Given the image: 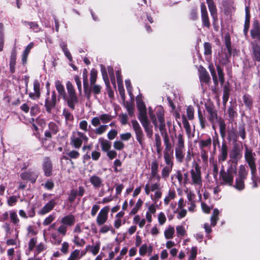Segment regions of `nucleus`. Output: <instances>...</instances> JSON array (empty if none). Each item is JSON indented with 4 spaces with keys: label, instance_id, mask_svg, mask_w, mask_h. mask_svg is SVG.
<instances>
[{
    "label": "nucleus",
    "instance_id": "16",
    "mask_svg": "<svg viewBox=\"0 0 260 260\" xmlns=\"http://www.w3.org/2000/svg\"><path fill=\"white\" fill-rule=\"evenodd\" d=\"M89 182L94 189H98L104 186L103 180L97 175L93 174L89 177Z\"/></svg>",
    "mask_w": 260,
    "mask_h": 260
},
{
    "label": "nucleus",
    "instance_id": "53",
    "mask_svg": "<svg viewBox=\"0 0 260 260\" xmlns=\"http://www.w3.org/2000/svg\"><path fill=\"white\" fill-rule=\"evenodd\" d=\"M101 122L103 123H107L112 120V116L108 114H103L99 115Z\"/></svg>",
    "mask_w": 260,
    "mask_h": 260
},
{
    "label": "nucleus",
    "instance_id": "13",
    "mask_svg": "<svg viewBox=\"0 0 260 260\" xmlns=\"http://www.w3.org/2000/svg\"><path fill=\"white\" fill-rule=\"evenodd\" d=\"M250 35L254 40L253 42H260V24L257 20H255L253 22Z\"/></svg>",
    "mask_w": 260,
    "mask_h": 260
},
{
    "label": "nucleus",
    "instance_id": "9",
    "mask_svg": "<svg viewBox=\"0 0 260 260\" xmlns=\"http://www.w3.org/2000/svg\"><path fill=\"white\" fill-rule=\"evenodd\" d=\"M132 125L136 134V140L138 142L141 147L142 148H144V134L139 123L137 120H132Z\"/></svg>",
    "mask_w": 260,
    "mask_h": 260
},
{
    "label": "nucleus",
    "instance_id": "26",
    "mask_svg": "<svg viewBox=\"0 0 260 260\" xmlns=\"http://www.w3.org/2000/svg\"><path fill=\"white\" fill-rule=\"evenodd\" d=\"M185 148H175V155L176 161L182 163L185 157Z\"/></svg>",
    "mask_w": 260,
    "mask_h": 260
},
{
    "label": "nucleus",
    "instance_id": "40",
    "mask_svg": "<svg viewBox=\"0 0 260 260\" xmlns=\"http://www.w3.org/2000/svg\"><path fill=\"white\" fill-rule=\"evenodd\" d=\"M219 213V210L215 208L214 209L212 216L210 217L211 226H214L217 223L219 218L218 215Z\"/></svg>",
    "mask_w": 260,
    "mask_h": 260
},
{
    "label": "nucleus",
    "instance_id": "58",
    "mask_svg": "<svg viewBox=\"0 0 260 260\" xmlns=\"http://www.w3.org/2000/svg\"><path fill=\"white\" fill-rule=\"evenodd\" d=\"M187 116L189 120H191L194 118V110L192 106H189L186 109Z\"/></svg>",
    "mask_w": 260,
    "mask_h": 260
},
{
    "label": "nucleus",
    "instance_id": "33",
    "mask_svg": "<svg viewBox=\"0 0 260 260\" xmlns=\"http://www.w3.org/2000/svg\"><path fill=\"white\" fill-rule=\"evenodd\" d=\"M141 124L144 128L147 136L149 138H151L153 135V130L152 126L150 125V122H149V121L145 122H143Z\"/></svg>",
    "mask_w": 260,
    "mask_h": 260
},
{
    "label": "nucleus",
    "instance_id": "47",
    "mask_svg": "<svg viewBox=\"0 0 260 260\" xmlns=\"http://www.w3.org/2000/svg\"><path fill=\"white\" fill-rule=\"evenodd\" d=\"M176 196V192L173 190H170L168 195L164 199V203L165 205H168L171 200L174 199Z\"/></svg>",
    "mask_w": 260,
    "mask_h": 260
},
{
    "label": "nucleus",
    "instance_id": "14",
    "mask_svg": "<svg viewBox=\"0 0 260 260\" xmlns=\"http://www.w3.org/2000/svg\"><path fill=\"white\" fill-rule=\"evenodd\" d=\"M109 207L106 206L103 208L99 213L96 217V223L98 225H103L108 219Z\"/></svg>",
    "mask_w": 260,
    "mask_h": 260
},
{
    "label": "nucleus",
    "instance_id": "10",
    "mask_svg": "<svg viewBox=\"0 0 260 260\" xmlns=\"http://www.w3.org/2000/svg\"><path fill=\"white\" fill-rule=\"evenodd\" d=\"M155 116L157 122V127L160 132L165 129L166 123L164 118V110L162 107L157 106L155 109Z\"/></svg>",
    "mask_w": 260,
    "mask_h": 260
},
{
    "label": "nucleus",
    "instance_id": "49",
    "mask_svg": "<svg viewBox=\"0 0 260 260\" xmlns=\"http://www.w3.org/2000/svg\"><path fill=\"white\" fill-rule=\"evenodd\" d=\"M55 215L54 213L50 214L44 220L42 224L44 226H49L52 224L51 223L55 220Z\"/></svg>",
    "mask_w": 260,
    "mask_h": 260
},
{
    "label": "nucleus",
    "instance_id": "20",
    "mask_svg": "<svg viewBox=\"0 0 260 260\" xmlns=\"http://www.w3.org/2000/svg\"><path fill=\"white\" fill-rule=\"evenodd\" d=\"M86 253V251L84 250L75 249L70 253L67 260H79Z\"/></svg>",
    "mask_w": 260,
    "mask_h": 260
},
{
    "label": "nucleus",
    "instance_id": "32",
    "mask_svg": "<svg viewBox=\"0 0 260 260\" xmlns=\"http://www.w3.org/2000/svg\"><path fill=\"white\" fill-rule=\"evenodd\" d=\"M22 22L24 25H28L29 27V28L32 30L34 32H38L40 31L41 30L39 24L36 22L23 21Z\"/></svg>",
    "mask_w": 260,
    "mask_h": 260
},
{
    "label": "nucleus",
    "instance_id": "44",
    "mask_svg": "<svg viewBox=\"0 0 260 260\" xmlns=\"http://www.w3.org/2000/svg\"><path fill=\"white\" fill-rule=\"evenodd\" d=\"M89 248H90V251L94 255H96L98 253L100 248V243H96L95 245L92 246H90V245H87L85 250L87 251V250H88Z\"/></svg>",
    "mask_w": 260,
    "mask_h": 260
},
{
    "label": "nucleus",
    "instance_id": "52",
    "mask_svg": "<svg viewBox=\"0 0 260 260\" xmlns=\"http://www.w3.org/2000/svg\"><path fill=\"white\" fill-rule=\"evenodd\" d=\"M108 128V125H100L98 127L95 128V133H96L98 135H101L106 132Z\"/></svg>",
    "mask_w": 260,
    "mask_h": 260
},
{
    "label": "nucleus",
    "instance_id": "1",
    "mask_svg": "<svg viewBox=\"0 0 260 260\" xmlns=\"http://www.w3.org/2000/svg\"><path fill=\"white\" fill-rule=\"evenodd\" d=\"M60 224L56 228V223H53L43 230V236L45 241L47 239L54 245H59L62 237L66 236L68 228L74 225L76 222L75 216L69 214L62 217L59 220Z\"/></svg>",
    "mask_w": 260,
    "mask_h": 260
},
{
    "label": "nucleus",
    "instance_id": "55",
    "mask_svg": "<svg viewBox=\"0 0 260 260\" xmlns=\"http://www.w3.org/2000/svg\"><path fill=\"white\" fill-rule=\"evenodd\" d=\"M209 70L211 73V74L212 76L213 80L215 84H217L218 83V79L216 76V74L215 71L214 70V68L213 64H210L208 67Z\"/></svg>",
    "mask_w": 260,
    "mask_h": 260
},
{
    "label": "nucleus",
    "instance_id": "17",
    "mask_svg": "<svg viewBox=\"0 0 260 260\" xmlns=\"http://www.w3.org/2000/svg\"><path fill=\"white\" fill-rule=\"evenodd\" d=\"M250 45L251 47L252 56L254 60L260 61V46L257 42H251Z\"/></svg>",
    "mask_w": 260,
    "mask_h": 260
},
{
    "label": "nucleus",
    "instance_id": "62",
    "mask_svg": "<svg viewBox=\"0 0 260 260\" xmlns=\"http://www.w3.org/2000/svg\"><path fill=\"white\" fill-rule=\"evenodd\" d=\"M204 54L205 55H210L212 53V47L210 43L205 42L204 44Z\"/></svg>",
    "mask_w": 260,
    "mask_h": 260
},
{
    "label": "nucleus",
    "instance_id": "50",
    "mask_svg": "<svg viewBox=\"0 0 260 260\" xmlns=\"http://www.w3.org/2000/svg\"><path fill=\"white\" fill-rule=\"evenodd\" d=\"M101 89L102 86L100 85L96 84L90 85V91L92 92L95 96L101 92Z\"/></svg>",
    "mask_w": 260,
    "mask_h": 260
},
{
    "label": "nucleus",
    "instance_id": "51",
    "mask_svg": "<svg viewBox=\"0 0 260 260\" xmlns=\"http://www.w3.org/2000/svg\"><path fill=\"white\" fill-rule=\"evenodd\" d=\"M148 114L150 117V119L154 124V126L155 128H157V122L156 120V117L155 114H153V110L152 108L149 107L148 109Z\"/></svg>",
    "mask_w": 260,
    "mask_h": 260
},
{
    "label": "nucleus",
    "instance_id": "28",
    "mask_svg": "<svg viewBox=\"0 0 260 260\" xmlns=\"http://www.w3.org/2000/svg\"><path fill=\"white\" fill-rule=\"evenodd\" d=\"M211 16L214 20L217 19V9L213 0H206Z\"/></svg>",
    "mask_w": 260,
    "mask_h": 260
},
{
    "label": "nucleus",
    "instance_id": "12",
    "mask_svg": "<svg viewBox=\"0 0 260 260\" xmlns=\"http://www.w3.org/2000/svg\"><path fill=\"white\" fill-rule=\"evenodd\" d=\"M20 177L23 180L29 181L34 183L38 178V173L36 171L28 170L21 173L20 174Z\"/></svg>",
    "mask_w": 260,
    "mask_h": 260
},
{
    "label": "nucleus",
    "instance_id": "46",
    "mask_svg": "<svg viewBox=\"0 0 260 260\" xmlns=\"http://www.w3.org/2000/svg\"><path fill=\"white\" fill-rule=\"evenodd\" d=\"M19 198L20 196L19 195L10 196L7 199V204L11 207L15 206L18 202Z\"/></svg>",
    "mask_w": 260,
    "mask_h": 260
},
{
    "label": "nucleus",
    "instance_id": "19",
    "mask_svg": "<svg viewBox=\"0 0 260 260\" xmlns=\"http://www.w3.org/2000/svg\"><path fill=\"white\" fill-rule=\"evenodd\" d=\"M34 92L29 93V97L32 100H35L39 99L40 96V84L38 80H35L33 83Z\"/></svg>",
    "mask_w": 260,
    "mask_h": 260
},
{
    "label": "nucleus",
    "instance_id": "2",
    "mask_svg": "<svg viewBox=\"0 0 260 260\" xmlns=\"http://www.w3.org/2000/svg\"><path fill=\"white\" fill-rule=\"evenodd\" d=\"M254 156L255 153L252 152V151L246 146L244 157L245 161L248 164V167L250 169L251 175V179L252 181V187L253 188L257 187V181L258 180L255 177L256 168L255 166V158Z\"/></svg>",
    "mask_w": 260,
    "mask_h": 260
},
{
    "label": "nucleus",
    "instance_id": "37",
    "mask_svg": "<svg viewBox=\"0 0 260 260\" xmlns=\"http://www.w3.org/2000/svg\"><path fill=\"white\" fill-rule=\"evenodd\" d=\"M173 169V166L166 165L161 171V177L166 180L170 175Z\"/></svg>",
    "mask_w": 260,
    "mask_h": 260
},
{
    "label": "nucleus",
    "instance_id": "15",
    "mask_svg": "<svg viewBox=\"0 0 260 260\" xmlns=\"http://www.w3.org/2000/svg\"><path fill=\"white\" fill-rule=\"evenodd\" d=\"M151 173L150 180L155 178L156 181H160L161 177L158 174V162L155 159L153 160L150 165Z\"/></svg>",
    "mask_w": 260,
    "mask_h": 260
},
{
    "label": "nucleus",
    "instance_id": "64",
    "mask_svg": "<svg viewBox=\"0 0 260 260\" xmlns=\"http://www.w3.org/2000/svg\"><path fill=\"white\" fill-rule=\"evenodd\" d=\"M77 196V191L75 189H72L70 191V193L68 197L69 201L71 203H72L75 201Z\"/></svg>",
    "mask_w": 260,
    "mask_h": 260
},
{
    "label": "nucleus",
    "instance_id": "41",
    "mask_svg": "<svg viewBox=\"0 0 260 260\" xmlns=\"http://www.w3.org/2000/svg\"><path fill=\"white\" fill-rule=\"evenodd\" d=\"M9 216L11 221L14 224H17L20 220L18 217L16 211L12 210L9 211Z\"/></svg>",
    "mask_w": 260,
    "mask_h": 260
},
{
    "label": "nucleus",
    "instance_id": "59",
    "mask_svg": "<svg viewBox=\"0 0 260 260\" xmlns=\"http://www.w3.org/2000/svg\"><path fill=\"white\" fill-rule=\"evenodd\" d=\"M96 77H97V71L95 69H93L90 71V85L95 84Z\"/></svg>",
    "mask_w": 260,
    "mask_h": 260
},
{
    "label": "nucleus",
    "instance_id": "8",
    "mask_svg": "<svg viewBox=\"0 0 260 260\" xmlns=\"http://www.w3.org/2000/svg\"><path fill=\"white\" fill-rule=\"evenodd\" d=\"M88 139L85 133L74 131L70 136V145L75 149H79L83 143H87Z\"/></svg>",
    "mask_w": 260,
    "mask_h": 260
},
{
    "label": "nucleus",
    "instance_id": "31",
    "mask_svg": "<svg viewBox=\"0 0 260 260\" xmlns=\"http://www.w3.org/2000/svg\"><path fill=\"white\" fill-rule=\"evenodd\" d=\"M99 142L101 144L102 150L104 152L108 151V150L110 149L111 143L108 140L105 139L103 138H100L99 139Z\"/></svg>",
    "mask_w": 260,
    "mask_h": 260
},
{
    "label": "nucleus",
    "instance_id": "29",
    "mask_svg": "<svg viewBox=\"0 0 260 260\" xmlns=\"http://www.w3.org/2000/svg\"><path fill=\"white\" fill-rule=\"evenodd\" d=\"M176 141L174 142L175 148H185L184 139L182 133L175 135Z\"/></svg>",
    "mask_w": 260,
    "mask_h": 260
},
{
    "label": "nucleus",
    "instance_id": "38",
    "mask_svg": "<svg viewBox=\"0 0 260 260\" xmlns=\"http://www.w3.org/2000/svg\"><path fill=\"white\" fill-rule=\"evenodd\" d=\"M212 140L209 137L206 140H202L199 142V147L201 150H204L205 148H210L211 146Z\"/></svg>",
    "mask_w": 260,
    "mask_h": 260
},
{
    "label": "nucleus",
    "instance_id": "39",
    "mask_svg": "<svg viewBox=\"0 0 260 260\" xmlns=\"http://www.w3.org/2000/svg\"><path fill=\"white\" fill-rule=\"evenodd\" d=\"M242 99L245 105L249 109H251L253 106V100L251 96L249 94H244Z\"/></svg>",
    "mask_w": 260,
    "mask_h": 260
},
{
    "label": "nucleus",
    "instance_id": "30",
    "mask_svg": "<svg viewBox=\"0 0 260 260\" xmlns=\"http://www.w3.org/2000/svg\"><path fill=\"white\" fill-rule=\"evenodd\" d=\"M164 157L165 163L167 166H171L173 167V151L164 152Z\"/></svg>",
    "mask_w": 260,
    "mask_h": 260
},
{
    "label": "nucleus",
    "instance_id": "61",
    "mask_svg": "<svg viewBox=\"0 0 260 260\" xmlns=\"http://www.w3.org/2000/svg\"><path fill=\"white\" fill-rule=\"evenodd\" d=\"M238 135L243 139L244 140L246 137V132L244 125H240L238 127Z\"/></svg>",
    "mask_w": 260,
    "mask_h": 260
},
{
    "label": "nucleus",
    "instance_id": "63",
    "mask_svg": "<svg viewBox=\"0 0 260 260\" xmlns=\"http://www.w3.org/2000/svg\"><path fill=\"white\" fill-rule=\"evenodd\" d=\"M69 244L68 242H63L61 244V246L60 249V251L63 254H67L69 252Z\"/></svg>",
    "mask_w": 260,
    "mask_h": 260
},
{
    "label": "nucleus",
    "instance_id": "45",
    "mask_svg": "<svg viewBox=\"0 0 260 260\" xmlns=\"http://www.w3.org/2000/svg\"><path fill=\"white\" fill-rule=\"evenodd\" d=\"M138 119L141 123L149 121L147 116V110H140L139 111Z\"/></svg>",
    "mask_w": 260,
    "mask_h": 260
},
{
    "label": "nucleus",
    "instance_id": "25",
    "mask_svg": "<svg viewBox=\"0 0 260 260\" xmlns=\"http://www.w3.org/2000/svg\"><path fill=\"white\" fill-rule=\"evenodd\" d=\"M205 108L207 112L209 114V121L212 123H214L217 119V114L216 111L215 110L213 106L211 105L206 106Z\"/></svg>",
    "mask_w": 260,
    "mask_h": 260
},
{
    "label": "nucleus",
    "instance_id": "4",
    "mask_svg": "<svg viewBox=\"0 0 260 260\" xmlns=\"http://www.w3.org/2000/svg\"><path fill=\"white\" fill-rule=\"evenodd\" d=\"M191 179L189 181V183L193 185L198 192L200 200L201 199V194L200 189L202 187L203 181L201 176V167L199 165L196 163L193 166V168L190 170Z\"/></svg>",
    "mask_w": 260,
    "mask_h": 260
},
{
    "label": "nucleus",
    "instance_id": "21",
    "mask_svg": "<svg viewBox=\"0 0 260 260\" xmlns=\"http://www.w3.org/2000/svg\"><path fill=\"white\" fill-rule=\"evenodd\" d=\"M228 147L225 143H222L221 148L219 150V154L218 156V161L219 162L224 161L228 157Z\"/></svg>",
    "mask_w": 260,
    "mask_h": 260
},
{
    "label": "nucleus",
    "instance_id": "35",
    "mask_svg": "<svg viewBox=\"0 0 260 260\" xmlns=\"http://www.w3.org/2000/svg\"><path fill=\"white\" fill-rule=\"evenodd\" d=\"M56 89L58 92L59 95L62 98L65 96L66 91L63 85L59 80H56L55 82Z\"/></svg>",
    "mask_w": 260,
    "mask_h": 260
},
{
    "label": "nucleus",
    "instance_id": "5",
    "mask_svg": "<svg viewBox=\"0 0 260 260\" xmlns=\"http://www.w3.org/2000/svg\"><path fill=\"white\" fill-rule=\"evenodd\" d=\"M236 174V166L235 165H231L225 171L222 169L220 172V184L233 186L234 182V177Z\"/></svg>",
    "mask_w": 260,
    "mask_h": 260
},
{
    "label": "nucleus",
    "instance_id": "43",
    "mask_svg": "<svg viewBox=\"0 0 260 260\" xmlns=\"http://www.w3.org/2000/svg\"><path fill=\"white\" fill-rule=\"evenodd\" d=\"M56 103V102L52 101L49 98H48L46 100L45 107L46 109V111L48 113H51V110L55 107Z\"/></svg>",
    "mask_w": 260,
    "mask_h": 260
},
{
    "label": "nucleus",
    "instance_id": "42",
    "mask_svg": "<svg viewBox=\"0 0 260 260\" xmlns=\"http://www.w3.org/2000/svg\"><path fill=\"white\" fill-rule=\"evenodd\" d=\"M72 242L78 247H83L86 243L85 241L83 239H80L78 235L74 236Z\"/></svg>",
    "mask_w": 260,
    "mask_h": 260
},
{
    "label": "nucleus",
    "instance_id": "56",
    "mask_svg": "<svg viewBox=\"0 0 260 260\" xmlns=\"http://www.w3.org/2000/svg\"><path fill=\"white\" fill-rule=\"evenodd\" d=\"M79 126L81 130L85 132H87L89 129L88 128L90 127V126L88 125L87 121L85 120H81L79 122Z\"/></svg>",
    "mask_w": 260,
    "mask_h": 260
},
{
    "label": "nucleus",
    "instance_id": "22",
    "mask_svg": "<svg viewBox=\"0 0 260 260\" xmlns=\"http://www.w3.org/2000/svg\"><path fill=\"white\" fill-rule=\"evenodd\" d=\"M201 16L203 25L204 26L209 28L210 27V22L208 16V13L205 5L203 3L201 6Z\"/></svg>",
    "mask_w": 260,
    "mask_h": 260
},
{
    "label": "nucleus",
    "instance_id": "18",
    "mask_svg": "<svg viewBox=\"0 0 260 260\" xmlns=\"http://www.w3.org/2000/svg\"><path fill=\"white\" fill-rule=\"evenodd\" d=\"M43 169L46 176H50L52 174V164L49 157H46L44 158L43 163Z\"/></svg>",
    "mask_w": 260,
    "mask_h": 260
},
{
    "label": "nucleus",
    "instance_id": "3",
    "mask_svg": "<svg viewBox=\"0 0 260 260\" xmlns=\"http://www.w3.org/2000/svg\"><path fill=\"white\" fill-rule=\"evenodd\" d=\"M160 181H156L155 183L148 182L146 184L144 190L147 195H150L152 201L157 204L162 196V186Z\"/></svg>",
    "mask_w": 260,
    "mask_h": 260
},
{
    "label": "nucleus",
    "instance_id": "7",
    "mask_svg": "<svg viewBox=\"0 0 260 260\" xmlns=\"http://www.w3.org/2000/svg\"><path fill=\"white\" fill-rule=\"evenodd\" d=\"M68 94L62 98L67 102L68 106L72 110L75 109V105L78 103V99L76 94L74 87L70 81H68L66 84Z\"/></svg>",
    "mask_w": 260,
    "mask_h": 260
},
{
    "label": "nucleus",
    "instance_id": "48",
    "mask_svg": "<svg viewBox=\"0 0 260 260\" xmlns=\"http://www.w3.org/2000/svg\"><path fill=\"white\" fill-rule=\"evenodd\" d=\"M101 73L103 76V80L107 87L110 86V82L108 79V76L106 68L101 65Z\"/></svg>",
    "mask_w": 260,
    "mask_h": 260
},
{
    "label": "nucleus",
    "instance_id": "54",
    "mask_svg": "<svg viewBox=\"0 0 260 260\" xmlns=\"http://www.w3.org/2000/svg\"><path fill=\"white\" fill-rule=\"evenodd\" d=\"M142 204H143L142 201L140 199H139L138 200L135 206L132 209L131 212L129 213V214L130 215L135 214L138 212V211L140 208V207L142 206Z\"/></svg>",
    "mask_w": 260,
    "mask_h": 260
},
{
    "label": "nucleus",
    "instance_id": "24",
    "mask_svg": "<svg viewBox=\"0 0 260 260\" xmlns=\"http://www.w3.org/2000/svg\"><path fill=\"white\" fill-rule=\"evenodd\" d=\"M16 56H17V51L16 50V47H14L12 49L10 59V71L11 73H14L15 72V66L16 63Z\"/></svg>",
    "mask_w": 260,
    "mask_h": 260
},
{
    "label": "nucleus",
    "instance_id": "11",
    "mask_svg": "<svg viewBox=\"0 0 260 260\" xmlns=\"http://www.w3.org/2000/svg\"><path fill=\"white\" fill-rule=\"evenodd\" d=\"M59 197H56L47 202L44 207L38 211V214L41 215H45L52 210L57 204Z\"/></svg>",
    "mask_w": 260,
    "mask_h": 260
},
{
    "label": "nucleus",
    "instance_id": "23",
    "mask_svg": "<svg viewBox=\"0 0 260 260\" xmlns=\"http://www.w3.org/2000/svg\"><path fill=\"white\" fill-rule=\"evenodd\" d=\"M242 155V150L237 146H234L230 152V157L234 161H237Z\"/></svg>",
    "mask_w": 260,
    "mask_h": 260
},
{
    "label": "nucleus",
    "instance_id": "60",
    "mask_svg": "<svg viewBox=\"0 0 260 260\" xmlns=\"http://www.w3.org/2000/svg\"><path fill=\"white\" fill-rule=\"evenodd\" d=\"M216 68L218 73V75L219 77V80L221 83L222 84L224 82V73L223 72V70L219 65L216 66Z\"/></svg>",
    "mask_w": 260,
    "mask_h": 260
},
{
    "label": "nucleus",
    "instance_id": "27",
    "mask_svg": "<svg viewBox=\"0 0 260 260\" xmlns=\"http://www.w3.org/2000/svg\"><path fill=\"white\" fill-rule=\"evenodd\" d=\"M199 78L201 82L206 83H208L210 79L209 74L203 67L199 69Z\"/></svg>",
    "mask_w": 260,
    "mask_h": 260
},
{
    "label": "nucleus",
    "instance_id": "57",
    "mask_svg": "<svg viewBox=\"0 0 260 260\" xmlns=\"http://www.w3.org/2000/svg\"><path fill=\"white\" fill-rule=\"evenodd\" d=\"M63 115L65 118L66 122H67L68 121H72L74 119L73 115L68 110H67L66 109H63Z\"/></svg>",
    "mask_w": 260,
    "mask_h": 260
},
{
    "label": "nucleus",
    "instance_id": "34",
    "mask_svg": "<svg viewBox=\"0 0 260 260\" xmlns=\"http://www.w3.org/2000/svg\"><path fill=\"white\" fill-rule=\"evenodd\" d=\"M175 233L174 228L171 225L168 226L164 231V236L166 239H170L174 237Z\"/></svg>",
    "mask_w": 260,
    "mask_h": 260
},
{
    "label": "nucleus",
    "instance_id": "6",
    "mask_svg": "<svg viewBox=\"0 0 260 260\" xmlns=\"http://www.w3.org/2000/svg\"><path fill=\"white\" fill-rule=\"evenodd\" d=\"M248 167L246 165H241L238 169L234 187L237 190H242L245 188V180L248 174Z\"/></svg>",
    "mask_w": 260,
    "mask_h": 260
},
{
    "label": "nucleus",
    "instance_id": "36",
    "mask_svg": "<svg viewBox=\"0 0 260 260\" xmlns=\"http://www.w3.org/2000/svg\"><path fill=\"white\" fill-rule=\"evenodd\" d=\"M80 156L79 152L75 150H71L66 153L65 155L63 156V158L65 159H68L69 158L72 159H76Z\"/></svg>",
    "mask_w": 260,
    "mask_h": 260
}]
</instances>
